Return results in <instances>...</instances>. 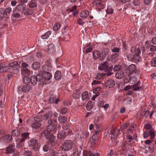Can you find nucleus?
Returning a JSON list of instances; mask_svg holds the SVG:
<instances>
[{"instance_id": "f257e3e1", "label": "nucleus", "mask_w": 156, "mask_h": 156, "mask_svg": "<svg viewBox=\"0 0 156 156\" xmlns=\"http://www.w3.org/2000/svg\"><path fill=\"white\" fill-rule=\"evenodd\" d=\"M51 117H52V116L49 113L45 114L44 115V119L48 120L49 125L47 126V130L42 133L43 135L50 134V132L55 131L60 127L59 125H58L57 123V119L52 120Z\"/></svg>"}, {"instance_id": "f03ea898", "label": "nucleus", "mask_w": 156, "mask_h": 156, "mask_svg": "<svg viewBox=\"0 0 156 156\" xmlns=\"http://www.w3.org/2000/svg\"><path fill=\"white\" fill-rule=\"evenodd\" d=\"M109 51V49L108 48L103 49L101 52L96 51H94L93 54V58L95 59H98L100 61H103L108 54Z\"/></svg>"}, {"instance_id": "7ed1b4c3", "label": "nucleus", "mask_w": 156, "mask_h": 156, "mask_svg": "<svg viewBox=\"0 0 156 156\" xmlns=\"http://www.w3.org/2000/svg\"><path fill=\"white\" fill-rule=\"evenodd\" d=\"M23 85L21 87L22 90L24 92H29L31 89V87L30 85V80L29 77H24L23 79Z\"/></svg>"}, {"instance_id": "20e7f679", "label": "nucleus", "mask_w": 156, "mask_h": 156, "mask_svg": "<svg viewBox=\"0 0 156 156\" xmlns=\"http://www.w3.org/2000/svg\"><path fill=\"white\" fill-rule=\"evenodd\" d=\"M20 67L21 68V74L22 76H24V77L27 76L31 74V71L28 69L29 68V65L25 62H22Z\"/></svg>"}, {"instance_id": "39448f33", "label": "nucleus", "mask_w": 156, "mask_h": 156, "mask_svg": "<svg viewBox=\"0 0 156 156\" xmlns=\"http://www.w3.org/2000/svg\"><path fill=\"white\" fill-rule=\"evenodd\" d=\"M139 69L136 68V66L134 64H131L129 66L128 69L127 70V74L128 75L134 73L137 74L140 73Z\"/></svg>"}, {"instance_id": "423d86ee", "label": "nucleus", "mask_w": 156, "mask_h": 156, "mask_svg": "<svg viewBox=\"0 0 156 156\" xmlns=\"http://www.w3.org/2000/svg\"><path fill=\"white\" fill-rule=\"evenodd\" d=\"M73 145L72 141L69 140L66 141L61 146L62 149L64 151H69L72 148Z\"/></svg>"}, {"instance_id": "0eeeda50", "label": "nucleus", "mask_w": 156, "mask_h": 156, "mask_svg": "<svg viewBox=\"0 0 156 156\" xmlns=\"http://www.w3.org/2000/svg\"><path fill=\"white\" fill-rule=\"evenodd\" d=\"M40 117L39 116L38 117L35 118L34 122L31 124V127L34 130H36L41 126V124L40 123V122L41 121V119H40Z\"/></svg>"}, {"instance_id": "6e6552de", "label": "nucleus", "mask_w": 156, "mask_h": 156, "mask_svg": "<svg viewBox=\"0 0 156 156\" xmlns=\"http://www.w3.org/2000/svg\"><path fill=\"white\" fill-rule=\"evenodd\" d=\"M30 147L32 148L35 151H37L39 148V146L38 144L37 140L35 139L30 140L29 142Z\"/></svg>"}, {"instance_id": "1a4fd4ad", "label": "nucleus", "mask_w": 156, "mask_h": 156, "mask_svg": "<svg viewBox=\"0 0 156 156\" xmlns=\"http://www.w3.org/2000/svg\"><path fill=\"white\" fill-rule=\"evenodd\" d=\"M40 74H37V76L34 75L31 76L30 79L31 84L33 86L36 84L37 81H40L41 79V77L38 78V77H40Z\"/></svg>"}, {"instance_id": "9d476101", "label": "nucleus", "mask_w": 156, "mask_h": 156, "mask_svg": "<svg viewBox=\"0 0 156 156\" xmlns=\"http://www.w3.org/2000/svg\"><path fill=\"white\" fill-rule=\"evenodd\" d=\"M46 138L48 139V142L51 144L52 146H54L56 144L55 142V137L50 134L44 135Z\"/></svg>"}, {"instance_id": "9b49d317", "label": "nucleus", "mask_w": 156, "mask_h": 156, "mask_svg": "<svg viewBox=\"0 0 156 156\" xmlns=\"http://www.w3.org/2000/svg\"><path fill=\"white\" fill-rule=\"evenodd\" d=\"M93 5H94L98 6L99 7H101L102 9L104 8V2L102 0H95L93 2Z\"/></svg>"}, {"instance_id": "f8f14e48", "label": "nucleus", "mask_w": 156, "mask_h": 156, "mask_svg": "<svg viewBox=\"0 0 156 156\" xmlns=\"http://www.w3.org/2000/svg\"><path fill=\"white\" fill-rule=\"evenodd\" d=\"M108 63L107 61L105 62L100 66L98 68L99 70H104V71H108V70L109 67H108Z\"/></svg>"}, {"instance_id": "ddd939ff", "label": "nucleus", "mask_w": 156, "mask_h": 156, "mask_svg": "<svg viewBox=\"0 0 156 156\" xmlns=\"http://www.w3.org/2000/svg\"><path fill=\"white\" fill-rule=\"evenodd\" d=\"M29 134L28 133H23L20 138L17 140L19 142H24L25 140L29 137Z\"/></svg>"}, {"instance_id": "4468645a", "label": "nucleus", "mask_w": 156, "mask_h": 156, "mask_svg": "<svg viewBox=\"0 0 156 156\" xmlns=\"http://www.w3.org/2000/svg\"><path fill=\"white\" fill-rule=\"evenodd\" d=\"M40 76H42L46 80H49L52 77V75L49 73L46 72L45 73H42L40 74Z\"/></svg>"}, {"instance_id": "2eb2a0df", "label": "nucleus", "mask_w": 156, "mask_h": 156, "mask_svg": "<svg viewBox=\"0 0 156 156\" xmlns=\"http://www.w3.org/2000/svg\"><path fill=\"white\" fill-rule=\"evenodd\" d=\"M6 152L7 154H11L15 151V146H14L11 145L8 147L6 149Z\"/></svg>"}, {"instance_id": "dca6fc26", "label": "nucleus", "mask_w": 156, "mask_h": 156, "mask_svg": "<svg viewBox=\"0 0 156 156\" xmlns=\"http://www.w3.org/2000/svg\"><path fill=\"white\" fill-rule=\"evenodd\" d=\"M55 47L53 44H50L48 47V52L50 54H53L55 51Z\"/></svg>"}, {"instance_id": "f3484780", "label": "nucleus", "mask_w": 156, "mask_h": 156, "mask_svg": "<svg viewBox=\"0 0 156 156\" xmlns=\"http://www.w3.org/2000/svg\"><path fill=\"white\" fill-rule=\"evenodd\" d=\"M115 85V82L112 80H110L107 81L105 83V85L106 87L109 88L113 87Z\"/></svg>"}, {"instance_id": "a211bd4d", "label": "nucleus", "mask_w": 156, "mask_h": 156, "mask_svg": "<svg viewBox=\"0 0 156 156\" xmlns=\"http://www.w3.org/2000/svg\"><path fill=\"white\" fill-rule=\"evenodd\" d=\"M26 7V5L25 4H20L16 6L15 9L19 12H21L22 10L23 11V10L25 9Z\"/></svg>"}, {"instance_id": "6ab92c4d", "label": "nucleus", "mask_w": 156, "mask_h": 156, "mask_svg": "<svg viewBox=\"0 0 156 156\" xmlns=\"http://www.w3.org/2000/svg\"><path fill=\"white\" fill-rule=\"evenodd\" d=\"M54 77L56 80H60L62 77V74L61 72L58 70L56 71L54 75Z\"/></svg>"}, {"instance_id": "aec40b11", "label": "nucleus", "mask_w": 156, "mask_h": 156, "mask_svg": "<svg viewBox=\"0 0 156 156\" xmlns=\"http://www.w3.org/2000/svg\"><path fill=\"white\" fill-rule=\"evenodd\" d=\"M58 99L55 97H51L48 100V102L50 103L58 104Z\"/></svg>"}, {"instance_id": "412c9836", "label": "nucleus", "mask_w": 156, "mask_h": 156, "mask_svg": "<svg viewBox=\"0 0 156 156\" xmlns=\"http://www.w3.org/2000/svg\"><path fill=\"white\" fill-rule=\"evenodd\" d=\"M51 34V31L50 30H49L41 35V38L43 39H46L49 37Z\"/></svg>"}, {"instance_id": "4be33fe9", "label": "nucleus", "mask_w": 156, "mask_h": 156, "mask_svg": "<svg viewBox=\"0 0 156 156\" xmlns=\"http://www.w3.org/2000/svg\"><path fill=\"white\" fill-rule=\"evenodd\" d=\"M124 76V75L123 72L120 70L118 71L116 73L115 75V77L118 79H120L122 78Z\"/></svg>"}, {"instance_id": "5701e85b", "label": "nucleus", "mask_w": 156, "mask_h": 156, "mask_svg": "<svg viewBox=\"0 0 156 156\" xmlns=\"http://www.w3.org/2000/svg\"><path fill=\"white\" fill-rule=\"evenodd\" d=\"M83 101H84L89 99V94L87 91L83 92L81 95Z\"/></svg>"}, {"instance_id": "b1692460", "label": "nucleus", "mask_w": 156, "mask_h": 156, "mask_svg": "<svg viewBox=\"0 0 156 156\" xmlns=\"http://www.w3.org/2000/svg\"><path fill=\"white\" fill-rule=\"evenodd\" d=\"M134 79L133 81H134L135 80H136L134 76L131 77L128 76L124 78V82L126 83L131 82V81L133 82V81L132 80V79Z\"/></svg>"}, {"instance_id": "393cba45", "label": "nucleus", "mask_w": 156, "mask_h": 156, "mask_svg": "<svg viewBox=\"0 0 156 156\" xmlns=\"http://www.w3.org/2000/svg\"><path fill=\"white\" fill-rule=\"evenodd\" d=\"M140 82H138L136 84L133 85V89L135 91L141 90L142 88L140 86Z\"/></svg>"}, {"instance_id": "a878e982", "label": "nucleus", "mask_w": 156, "mask_h": 156, "mask_svg": "<svg viewBox=\"0 0 156 156\" xmlns=\"http://www.w3.org/2000/svg\"><path fill=\"white\" fill-rule=\"evenodd\" d=\"M89 15V12L87 10L82 11L80 14V16L81 18H86Z\"/></svg>"}, {"instance_id": "bb28decb", "label": "nucleus", "mask_w": 156, "mask_h": 156, "mask_svg": "<svg viewBox=\"0 0 156 156\" xmlns=\"http://www.w3.org/2000/svg\"><path fill=\"white\" fill-rule=\"evenodd\" d=\"M17 62H12L9 64V66L10 69L13 70H16L17 69V66L16 65Z\"/></svg>"}, {"instance_id": "cd10ccee", "label": "nucleus", "mask_w": 156, "mask_h": 156, "mask_svg": "<svg viewBox=\"0 0 156 156\" xmlns=\"http://www.w3.org/2000/svg\"><path fill=\"white\" fill-rule=\"evenodd\" d=\"M28 5L30 8H33L37 6V5L34 0H32L29 2Z\"/></svg>"}, {"instance_id": "c85d7f7f", "label": "nucleus", "mask_w": 156, "mask_h": 156, "mask_svg": "<svg viewBox=\"0 0 156 156\" xmlns=\"http://www.w3.org/2000/svg\"><path fill=\"white\" fill-rule=\"evenodd\" d=\"M40 63L38 62H34L31 66V67L34 70H36L38 69L40 67Z\"/></svg>"}, {"instance_id": "c756f323", "label": "nucleus", "mask_w": 156, "mask_h": 156, "mask_svg": "<svg viewBox=\"0 0 156 156\" xmlns=\"http://www.w3.org/2000/svg\"><path fill=\"white\" fill-rule=\"evenodd\" d=\"M20 14L18 12H16L15 10H13L11 15V17L12 18H18L20 17Z\"/></svg>"}, {"instance_id": "7c9ffc66", "label": "nucleus", "mask_w": 156, "mask_h": 156, "mask_svg": "<svg viewBox=\"0 0 156 156\" xmlns=\"http://www.w3.org/2000/svg\"><path fill=\"white\" fill-rule=\"evenodd\" d=\"M23 12L26 15H30L32 13L31 10L28 8H25L23 10Z\"/></svg>"}, {"instance_id": "2f4dec72", "label": "nucleus", "mask_w": 156, "mask_h": 156, "mask_svg": "<svg viewBox=\"0 0 156 156\" xmlns=\"http://www.w3.org/2000/svg\"><path fill=\"white\" fill-rule=\"evenodd\" d=\"M10 69V68H9L7 66H5L1 67V68L0 69V73H2L7 72L9 71Z\"/></svg>"}, {"instance_id": "473e14b6", "label": "nucleus", "mask_w": 156, "mask_h": 156, "mask_svg": "<svg viewBox=\"0 0 156 156\" xmlns=\"http://www.w3.org/2000/svg\"><path fill=\"white\" fill-rule=\"evenodd\" d=\"M133 61L135 62H139L140 59V56L139 55L135 54L133 55Z\"/></svg>"}, {"instance_id": "72a5a7b5", "label": "nucleus", "mask_w": 156, "mask_h": 156, "mask_svg": "<svg viewBox=\"0 0 156 156\" xmlns=\"http://www.w3.org/2000/svg\"><path fill=\"white\" fill-rule=\"evenodd\" d=\"M80 152L78 151V148L75 147L73 150V153L72 154V156H80Z\"/></svg>"}, {"instance_id": "f704fd0d", "label": "nucleus", "mask_w": 156, "mask_h": 156, "mask_svg": "<svg viewBox=\"0 0 156 156\" xmlns=\"http://www.w3.org/2000/svg\"><path fill=\"white\" fill-rule=\"evenodd\" d=\"M100 131H97L94 134L93 136L92 137V139L91 140H92L94 143H95L97 139V136L99 134Z\"/></svg>"}, {"instance_id": "c9c22d12", "label": "nucleus", "mask_w": 156, "mask_h": 156, "mask_svg": "<svg viewBox=\"0 0 156 156\" xmlns=\"http://www.w3.org/2000/svg\"><path fill=\"white\" fill-rule=\"evenodd\" d=\"M67 119L65 116H60L58 117V121L60 123H63L65 122Z\"/></svg>"}, {"instance_id": "e433bc0d", "label": "nucleus", "mask_w": 156, "mask_h": 156, "mask_svg": "<svg viewBox=\"0 0 156 156\" xmlns=\"http://www.w3.org/2000/svg\"><path fill=\"white\" fill-rule=\"evenodd\" d=\"M66 132L60 131L58 133L57 136L59 138H63L66 136Z\"/></svg>"}, {"instance_id": "4c0bfd02", "label": "nucleus", "mask_w": 156, "mask_h": 156, "mask_svg": "<svg viewBox=\"0 0 156 156\" xmlns=\"http://www.w3.org/2000/svg\"><path fill=\"white\" fill-rule=\"evenodd\" d=\"M12 11V8L10 7H8L4 10V12L5 15L6 16H9L10 15V13Z\"/></svg>"}, {"instance_id": "58836bf2", "label": "nucleus", "mask_w": 156, "mask_h": 156, "mask_svg": "<svg viewBox=\"0 0 156 156\" xmlns=\"http://www.w3.org/2000/svg\"><path fill=\"white\" fill-rule=\"evenodd\" d=\"M93 107V105L92 104L91 101H89L86 106V108L87 110L88 111H90L91 110Z\"/></svg>"}, {"instance_id": "ea45409f", "label": "nucleus", "mask_w": 156, "mask_h": 156, "mask_svg": "<svg viewBox=\"0 0 156 156\" xmlns=\"http://www.w3.org/2000/svg\"><path fill=\"white\" fill-rule=\"evenodd\" d=\"M113 9L112 7L110 6H108L106 12L108 14H112L113 13Z\"/></svg>"}, {"instance_id": "a19ab883", "label": "nucleus", "mask_w": 156, "mask_h": 156, "mask_svg": "<svg viewBox=\"0 0 156 156\" xmlns=\"http://www.w3.org/2000/svg\"><path fill=\"white\" fill-rule=\"evenodd\" d=\"M112 66H110L109 67L108 70L109 72L107 73H101V74H102L103 76L106 75L107 76H110L113 73L112 72Z\"/></svg>"}, {"instance_id": "79ce46f5", "label": "nucleus", "mask_w": 156, "mask_h": 156, "mask_svg": "<svg viewBox=\"0 0 156 156\" xmlns=\"http://www.w3.org/2000/svg\"><path fill=\"white\" fill-rule=\"evenodd\" d=\"M80 93L78 92H76L74 93L73 94V97L75 99H78L80 98Z\"/></svg>"}, {"instance_id": "37998d69", "label": "nucleus", "mask_w": 156, "mask_h": 156, "mask_svg": "<svg viewBox=\"0 0 156 156\" xmlns=\"http://www.w3.org/2000/svg\"><path fill=\"white\" fill-rule=\"evenodd\" d=\"M149 135L151 136V138L153 139L155 136V134L154 133L153 129H151L149 132Z\"/></svg>"}, {"instance_id": "c03bdc74", "label": "nucleus", "mask_w": 156, "mask_h": 156, "mask_svg": "<svg viewBox=\"0 0 156 156\" xmlns=\"http://www.w3.org/2000/svg\"><path fill=\"white\" fill-rule=\"evenodd\" d=\"M61 27L60 24L59 23H56L54 27H53V29L55 31H57Z\"/></svg>"}, {"instance_id": "a18cd8bd", "label": "nucleus", "mask_w": 156, "mask_h": 156, "mask_svg": "<svg viewBox=\"0 0 156 156\" xmlns=\"http://www.w3.org/2000/svg\"><path fill=\"white\" fill-rule=\"evenodd\" d=\"M101 89V88L100 87H98L97 88L94 89L93 90V93L95 94L99 95L100 94L99 91Z\"/></svg>"}, {"instance_id": "49530a36", "label": "nucleus", "mask_w": 156, "mask_h": 156, "mask_svg": "<svg viewBox=\"0 0 156 156\" xmlns=\"http://www.w3.org/2000/svg\"><path fill=\"white\" fill-rule=\"evenodd\" d=\"M12 135L14 136H18L20 135L19 131L18 130H13L12 131Z\"/></svg>"}, {"instance_id": "de8ad7c7", "label": "nucleus", "mask_w": 156, "mask_h": 156, "mask_svg": "<svg viewBox=\"0 0 156 156\" xmlns=\"http://www.w3.org/2000/svg\"><path fill=\"white\" fill-rule=\"evenodd\" d=\"M120 130L117 129L116 130H114V132L112 134L111 136V138L114 139L117 136V133H118L119 132Z\"/></svg>"}, {"instance_id": "09e8293b", "label": "nucleus", "mask_w": 156, "mask_h": 156, "mask_svg": "<svg viewBox=\"0 0 156 156\" xmlns=\"http://www.w3.org/2000/svg\"><path fill=\"white\" fill-rule=\"evenodd\" d=\"M151 65L152 66L155 67L156 66V58H152L151 61Z\"/></svg>"}, {"instance_id": "8fccbe9b", "label": "nucleus", "mask_w": 156, "mask_h": 156, "mask_svg": "<svg viewBox=\"0 0 156 156\" xmlns=\"http://www.w3.org/2000/svg\"><path fill=\"white\" fill-rule=\"evenodd\" d=\"M48 66L47 65H44L42 67V69L43 73H45L47 72V71L48 70Z\"/></svg>"}, {"instance_id": "3c124183", "label": "nucleus", "mask_w": 156, "mask_h": 156, "mask_svg": "<svg viewBox=\"0 0 156 156\" xmlns=\"http://www.w3.org/2000/svg\"><path fill=\"white\" fill-rule=\"evenodd\" d=\"M5 14L4 10L2 9H0V20L4 17Z\"/></svg>"}, {"instance_id": "603ef678", "label": "nucleus", "mask_w": 156, "mask_h": 156, "mask_svg": "<svg viewBox=\"0 0 156 156\" xmlns=\"http://www.w3.org/2000/svg\"><path fill=\"white\" fill-rule=\"evenodd\" d=\"M78 24L80 25H83L85 23V22L83 21V20L81 19H79L77 20Z\"/></svg>"}, {"instance_id": "864d4df0", "label": "nucleus", "mask_w": 156, "mask_h": 156, "mask_svg": "<svg viewBox=\"0 0 156 156\" xmlns=\"http://www.w3.org/2000/svg\"><path fill=\"white\" fill-rule=\"evenodd\" d=\"M133 3L135 6H138L140 4V2L138 0H134Z\"/></svg>"}, {"instance_id": "5fc2aeb1", "label": "nucleus", "mask_w": 156, "mask_h": 156, "mask_svg": "<svg viewBox=\"0 0 156 156\" xmlns=\"http://www.w3.org/2000/svg\"><path fill=\"white\" fill-rule=\"evenodd\" d=\"M133 55H132L130 54H129L127 55V57L129 61H132L133 59Z\"/></svg>"}, {"instance_id": "6e6d98bb", "label": "nucleus", "mask_w": 156, "mask_h": 156, "mask_svg": "<svg viewBox=\"0 0 156 156\" xmlns=\"http://www.w3.org/2000/svg\"><path fill=\"white\" fill-rule=\"evenodd\" d=\"M152 0H144V3L146 5H149L152 2Z\"/></svg>"}, {"instance_id": "4d7b16f0", "label": "nucleus", "mask_w": 156, "mask_h": 156, "mask_svg": "<svg viewBox=\"0 0 156 156\" xmlns=\"http://www.w3.org/2000/svg\"><path fill=\"white\" fill-rule=\"evenodd\" d=\"M48 144L45 145L43 147V150L44 151L47 152L49 149Z\"/></svg>"}, {"instance_id": "13d9d810", "label": "nucleus", "mask_w": 156, "mask_h": 156, "mask_svg": "<svg viewBox=\"0 0 156 156\" xmlns=\"http://www.w3.org/2000/svg\"><path fill=\"white\" fill-rule=\"evenodd\" d=\"M150 136L147 131L144 132L143 134V137L144 139L147 138Z\"/></svg>"}, {"instance_id": "bf43d9fd", "label": "nucleus", "mask_w": 156, "mask_h": 156, "mask_svg": "<svg viewBox=\"0 0 156 156\" xmlns=\"http://www.w3.org/2000/svg\"><path fill=\"white\" fill-rule=\"evenodd\" d=\"M145 127L146 129L147 130L150 129L151 128V126L149 123H147L145 125Z\"/></svg>"}, {"instance_id": "052dcab7", "label": "nucleus", "mask_w": 156, "mask_h": 156, "mask_svg": "<svg viewBox=\"0 0 156 156\" xmlns=\"http://www.w3.org/2000/svg\"><path fill=\"white\" fill-rule=\"evenodd\" d=\"M118 54L117 53H115L111 56V58L112 60H114L118 57Z\"/></svg>"}, {"instance_id": "680f3d73", "label": "nucleus", "mask_w": 156, "mask_h": 156, "mask_svg": "<svg viewBox=\"0 0 156 156\" xmlns=\"http://www.w3.org/2000/svg\"><path fill=\"white\" fill-rule=\"evenodd\" d=\"M67 110L66 108H63L62 109L61 111V113L62 114H65L67 112Z\"/></svg>"}, {"instance_id": "e2e57ef3", "label": "nucleus", "mask_w": 156, "mask_h": 156, "mask_svg": "<svg viewBox=\"0 0 156 156\" xmlns=\"http://www.w3.org/2000/svg\"><path fill=\"white\" fill-rule=\"evenodd\" d=\"M5 138L7 140H10L12 139V136L9 135L7 134L5 136Z\"/></svg>"}, {"instance_id": "0e129e2a", "label": "nucleus", "mask_w": 156, "mask_h": 156, "mask_svg": "<svg viewBox=\"0 0 156 156\" xmlns=\"http://www.w3.org/2000/svg\"><path fill=\"white\" fill-rule=\"evenodd\" d=\"M121 68V66L119 65H116L114 66V69L115 71H118L120 70V69Z\"/></svg>"}, {"instance_id": "69168bd1", "label": "nucleus", "mask_w": 156, "mask_h": 156, "mask_svg": "<svg viewBox=\"0 0 156 156\" xmlns=\"http://www.w3.org/2000/svg\"><path fill=\"white\" fill-rule=\"evenodd\" d=\"M101 83L100 81L99 80H94L92 83V85H96Z\"/></svg>"}, {"instance_id": "338daca9", "label": "nucleus", "mask_w": 156, "mask_h": 156, "mask_svg": "<svg viewBox=\"0 0 156 156\" xmlns=\"http://www.w3.org/2000/svg\"><path fill=\"white\" fill-rule=\"evenodd\" d=\"M92 50V48L91 47H88L85 50L86 53L91 52Z\"/></svg>"}, {"instance_id": "774afa93", "label": "nucleus", "mask_w": 156, "mask_h": 156, "mask_svg": "<svg viewBox=\"0 0 156 156\" xmlns=\"http://www.w3.org/2000/svg\"><path fill=\"white\" fill-rule=\"evenodd\" d=\"M152 43L154 44H156V37H154L151 40Z\"/></svg>"}]
</instances>
